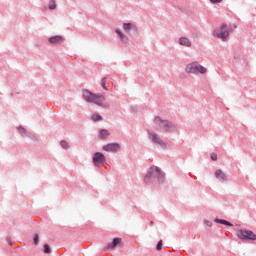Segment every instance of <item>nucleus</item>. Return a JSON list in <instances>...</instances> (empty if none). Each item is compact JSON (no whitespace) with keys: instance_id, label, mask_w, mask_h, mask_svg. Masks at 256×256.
Wrapping results in <instances>:
<instances>
[{"instance_id":"obj_13","label":"nucleus","mask_w":256,"mask_h":256,"mask_svg":"<svg viewBox=\"0 0 256 256\" xmlns=\"http://www.w3.org/2000/svg\"><path fill=\"white\" fill-rule=\"evenodd\" d=\"M109 135H111V133L109 132V130L107 129H102L99 132V139H107V137H109Z\"/></svg>"},{"instance_id":"obj_28","label":"nucleus","mask_w":256,"mask_h":256,"mask_svg":"<svg viewBox=\"0 0 256 256\" xmlns=\"http://www.w3.org/2000/svg\"><path fill=\"white\" fill-rule=\"evenodd\" d=\"M205 224L208 226V227H211V222H209V221H205Z\"/></svg>"},{"instance_id":"obj_17","label":"nucleus","mask_w":256,"mask_h":256,"mask_svg":"<svg viewBox=\"0 0 256 256\" xmlns=\"http://www.w3.org/2000/svg\"><path fill=\"white\" fill-rule=\"evenodd\" d=\"M48 9H50L52 11L57 9V4L55 3V0H50L49 5H48Z\"/></svg>"},{"instance_id":"obj_16","label":"nucleus","mask_w":256,"mask_h":256,"mask_svg":"<svg viewBox=\"0 0 256 256\" xmlns=\"http://www.w3.org/2000/svg\"><path fill=\"white\" fill-rule=\"evenodd\" d=\"M123 29L124 31H127V33H129V31H131L132 29H135V25L133 23H124Z\"/></svg>"},{"instance_id":"obj_25","label":"nucleus","mask_w":256,"mask_h":256,"mask_svg":"<svg viewBox=\"0 0 256 256\" xmlns=\"http://www.w3.org/2000/svg\"><path fill=\"white\" fill-rule=\"evenodd\" d=\"M211 159H212V161H217V154L216 153H212L211 154Z\"/></svg>"},{"instance_id":"obj_23","label":"nucleus","mask_w":256,"mask_h":256,"mask_svg":"<svg viewBox=\"0 0 256 256\" xmlns=\"http://www.w3.org/2000/svg\"><path fill=\"white\" fill-rule=\"evenodd\" d=\"M163 248V241L158 242L156 249L157 251H161V249Z\"/></svg>"},{"instance_id":"obj_12","label":"nucleus","mask_w":256,"mask_h":256,"mask_svg":"<svg viewBox=\"0 0 256 256\" xmlns=\"http://www.w3.org/2000/svg\"><path fill=\"white\" fill-rule=\"evenodd\" d=\"M179 43L184 47H191V40H189V38L182 37L179 39Z\"/></svg>"},{"instance_id":"obj_3","label":"nucleus","mask_w":256,"mask_h":256,"mask_svg":"<svg viewBox=\"0 0 256 256\" xmlns=\"http://www.w3.org/2000/svg\"><path fill=\"white\" fill-rule=\"evenodd\" d=\"M161 177H163V173H161L159 167L153 166L146 174L144 181L145 183H151V181H154V179H161Z\"/></svg>"},{"instance_id":"obj_1","label":"nucleus","mask_w":256,"mask_h":256,"mask_svg":"<svg viewBox=\"0 0 256 256\" xmlns=\"http://www.w3.org/2000/svg\"><path fill=\"white\" fill-rule=\"evenodd\" d=\"M83 97L88 103H94L99 107H105V95H96L89 90L83 91Z\"/></svg>"},{"instance_id":"obj_6","label":"nucleus","mask_w":256,"mask_h":256,"mask_svg":"<svg viewBox=\"0 0 256 256\" xmlns=\"http://www.w3.org/2000/svg\"><path fill=\"white\" fill-rule=\"evenodd\" d=\"M149 139L152 143L159 145L162 149H167V144L161 140V137L154 132L148 131Z\"/></svg>"},{"instance_id":"obj_20","label":"nucleus","mask_w":256,"mask_h":256,"mask_svg":"<svg viewBox=\"0 0 256 256\" xmlns=\"http://www.w3.org/2000/svg\"><path fill=\"white\" fill-rule=\"evenodd\" d=\"M60 145H61V147H63V149H69V143H67V141H65V140H62L60 142Z\"/></svg>"},{"instance_id":"obj_14","label":"nucleus","mask_w":256,"mask_h":256,"mask_svg":"<svg viewBox=\"0 0 256 256\" xmlns=\"http://www.w3.org/2000/svg\"><path fill=\"white\" fill-rule=\"evenodd\" d=\"M116 33H117V35H119L121 41H123L124 43H129V38L127 37V35L123 34V32H121V30L117 29Z\"/></svg>"},{"instance_id":"obj_11","label":"nucleus","mask_w":256,"mask_h":256,"mask_svg":"<svg viewBox=\"0 0 256 256\" xmlns=\"http://www.w3.org/2000/svg\"><path fill=\"white\" fill-rule=\"evenodd\" d=\"M215 177L220 181H227V175L222 170H216Z\"/></svg>"},{"instance_id":"obj_27","label":"nucleus","mask_w":256,"mask_h":256,"mask_svg":"<svg viewBox=\"0 0 256 256\" xmlns=\"http://www.w3.org/2000/svg\"><path fill=\"white\" fill-rule=\"evenodd\" d=\"M18 130L20 133H25V128H23V127H19Z\"/></svg>"},{"instance_id":"obj_21","label":"nucleus","mask_w":256,"mask_h":256,"mask_svg":"<svg viewBox=\"0 0 256 256\" xmlns=\"http://www.w3.org/2000/svg\"><path fill=\"white\" fill-rule=\"evenodd\" d=\"M105 83H107V78L106 77L101 79V85H102L103 89H105V91H107V86H105Z\"/></svg>"},{"instance_id":"obj_18","label":"nucleus","mask_w":256,"mask_h":256,"mask_svg":"<svg viewBox=\"0 0 256 256\" xmlns=\"http://www.w3.org/2000/svg\"><path fill=\"white\" fill-rule=\"evenodd\" d=\"M92 121H103V116L99 115V114H93L91 116Z\"/></svg>"},{"instance_id":"obj_24","label":"nucleus","mask_w":256,"mask_h":256,"mask_svg":"<svg viewBox=\"0 0 256 256\" xmlns=\"http://www.w3.org/2000/svg\"><path fill=\"white\" fill-rule=\"evenodd\" d=\"M34 243H35V245H39V235L38 234H36L34 236Z\"/></svg>"},{"instance_id":"obj_7","label":"nucleus","mask_w":256,"mask_h":256,"mask_svg":"<svg viewBox=\"0 0 256 256\" xmlns=\"http://www.w3.org/2000/svg\"><path fill=\"white\" fill-rule=\"evenodd\" d=\"M154 123L159 131H163V129L171 128V123H169L168 121L162 120L159 117L155 118Z\"/></svg>"},{"instance_id":"obj_22","label":"nucleus","mask_w":256,"mask_h":256,"mask_svg":"<svg viewBox=\"0 0 256 256\" xmlns=\"http://www.w3.org/2000/svg\"><path fill=\"white\" fill-rule=\"evenodd\" d=\"M44 253H51V247L48 244L44 245Z\"/></svg>"},{"instance_id":"obj_15","label":"nucleus","mask_w":256,"mask_h":256,"mask_svg":"<svg viewBox=\"0 0 256 256\" xmlns=\"http://www.w3.org/2000/svg\"><path fill=\"white\" fill-rule=\"evenodd\" d=\"M50 43H52L53 45L57 44V43H61V41H63V37L61 36H53L49 39Z\"/></svg>"},{"instance_id":"obj_26","label":"nucleus","mask_w":256,"mask_h":256,"mask_svg":"<svg viewBox=\"0 0 256 256\" xmlns=\"http://www.w3.org/2000/svg\"><path fill=\"white\" fill-rule=\"evenodd\" d=\"M210 3H223V0H210Z\"/></svg>"},{"instance_id":"obj_5","label":"nucleus","mask_w":256,"mask_h":256,"mask_svg":"<svg viewBox=\"0 0 256 256\" xmlns=\"http://www.w3.org/2000/svg\"><path fill=\"white\" fill-rule=\"evenodd\" d=\"M237 237L242 240L256 241V234L250 230H239L237 232Z\"/></svg>"},{"instance_id":"obj_4","label":"nucleus","mask_w":256,"mask_h":256,"mask_svg":"<svg viewBox=\"0 0 256 256\" xmlns=\"http://www.w3.org/2000/svg\"><path fill=\"white\" fill-rule=\"evenodd\" d=\"M213 35L214 37H217V39H222V41H225V39L229 37V28L227 25L223 24L214 31Z\"/></svg>"},{"instance_id":"obj_10","label":"nucleus","mask_w":256,"mask_h":256,"mask_svg":"<svg viewBox=\"0 0 256 256\" xmlns=\"http://www.w3.org/2000/svg\"><path fill=\"white\" fill-rule=\"evenodd\" d=\"M122 241L123 240L121 238H114L112 242L108 243L106 248L115 249L117 247V245H121Z\"/></svg>"},{"instance_id":"obj_2","label":"nucleus","mask_w":256,"mask_h":256,"mask_svg":"<svg viewBox=\"0 0 256 256\" xmlns=\"http://www.w3.org/2000/svg\"><path fill=\"white\" fill-rule=\"evenodd\" d=\"M186 73L197 75V73H200L201 75H205L207 73V68L203 67L199 62H192L187 64L185 68Z\"/></svg>"},{"instance_id":"obj_8","label":"nucleus","mask_w":256,"mask_h":256,"mask_svg":"<svg viewBox=\"0 0 256 256\" xmlns=\"http://www.w3.org/2000/svg\"><path fill=\"white\" fill-rule=\"evenodd\" d=\"M93 163L95 167H101L105 163V155L101 152H96L93 157Z\"/></svg>"},{"instance_id":"obj_19","label":"nucleus","mask_w":256,"mask_h":256,"mask_svg":"<svg viewBox=\"0 0 256 256\" xmlns=\"http://www.w3.org/2000/svg\"><path fill=\"white\" fill-rule=\"evenodd\" d=\"M216 223H221L222 225H228L229 227H231V223H229L228 221L226 220H221V219H216L215 220Z\"/></svg>"},{"instance_id":"obj_9","label":"nucleus","mask_w":256,"mask_h":256,"mask_svg":"<svg viewBox=\"0 0 256 256\" xmlns=\"http://www.w3.org/2000/svg\"><path fill=\"white\" fill-rule=\"evenodd\" d=\"M121 148V146L119 145V143H110L107 144L106 146L103 147L104 151H110V152H115V151H119V149Z\"/></svg>"}]
</instances>
